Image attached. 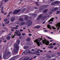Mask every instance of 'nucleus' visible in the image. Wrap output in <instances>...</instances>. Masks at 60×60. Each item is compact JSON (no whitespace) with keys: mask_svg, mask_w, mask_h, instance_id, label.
<instances>
[{"mask_svg":"<svg viewBox=\"0 0 60 60\" xmlns=\"http://www.w3.org/2000/svg\"><path fill=\"white\" fill-rule=\"evenodd\" d=\"M7 51L4 52V54L3 56V58L5 59H8V56H10V55L11 54V52H8L7 53Z\"/></svg>","mask_w":60,"mask_h":60,"instance_id":"nucleus-1","label":"nucleus"},{"mask_svg":"<svg viewBox=\"0 0 60 60\" xmlns=\"http://www.w3.org/2000/svg\"><path fill=\"white\" fill-rule=\"evenodd\" d=\"M14 47L15 48H16V49L15 50H13V52L14 53H17L18 52L19 49V46L17 44H15L14 45Z\"/></svg>","mask_w":60,"mask_h":60,"instance_id":"nucleus-2","label":"nucleus"},{"mask_svg":"<svg viewBox=\"0 0 60 60\" xmlns=\"http://www.w3.org/2000/svg\"><path fill=\"white\" fill-rule=\"evenodd\" d=\"M42 38H38L36 40H35L34 41V42H35L38 45V46H39L40 45V42L41 40H42Z\"/></svg>","mask_w":60,"mask_h":60,"instance_id":"nucleus-3","label":"nucleus"},{"mask_svg":"<svg viewBox=\"0 0 60 60\" xmlns=\"http://www.w3.org/2000/svg\"><path fill=\"white\" fill-rule=\"evenodd\" d=\"M43 43L45 44L46 45H48L49 44V42L48 41H47L46 39L43 40L42 41Z\"/></svg>","mask_w":60,"mask_h":60,"instance_id":"nucleus-4","label":"nucleus"},{"mask_svg":"<svg viewBox=\"0 0 60 60\" xmlns=\"http://www.w3.org/2000/svg\"><path fill=\"white\" fill-rule=\"evenodd\" d=\"M56 27H57V31L59 30V28H60V22H58L56 25ZM59 32H60V30L59 31Z\"/></svg>","mask_w":60,"mask_h":60,"instance_id":"nucleus-5","label":"nucleus"},{"mask_svg":"<svg viewBox=\"0 0 60 60\" xmlns=\"http://www.w3.org/2000/svg\"><path fill=\"white\" fill-rule=\"evenodd\" d=\"M19 34H20L19 31L17 30L16 31L15 33L14 34V35L19 36V35H19Z\"/></svg>","mask_w":60,"mask_h":60,"instance_id":"nucleus-6","label":"nucleus"},{"mask_svg":"<svg viewBox=\"0 0 60 60\" xmlns=\"http://www.w3.org/2000/svg\"><path fill=\"white\" fill-rule=\"evenodd\" d=\"M28 53L29 54H30V53H31V52L30 51L28 52L27 50H26L23 52L22 53H24L25 54H28Z\"/></svg>","mask_w":60,"mask_h":60,"instance_id":"nucleus-7","label":"nucleus"},{"mask_svg":"<svg viewBox=\"0 0 60 60\" xmlns=\"http://www.w3.org/2000/svg\"><path fill=\"white\" fill-rule=\"evenodd\" d=\"M20 11V9L17 10H15L13 12V13L14 14H17L18 13H19V11Z\"/></svg>","mask_w":60,"mask_h":60,"instance_id":"nucleus-8","label":"nucleus"},{"mask_svg":"<svg viewBox=\"0 0 60 60\" xmlns=\"http://www.w3.org/2000/svg\"><path fill=\"white\" fill-rule=\"evenodd\" d=\"M28 22H27L26 24H28V23H29V25L28 24V26H30L32 24V22L30 20H29V21Z\"/></svg>","mask_w":60,"mask_h":60,"instance_id":"nucleus-9","label":"nucleus"},{"mask_svg":"<svg viewBox=\"0 0 60 60\" xmlns=\"http://www.w3.org/2000/svg\"><path fill=\"white\" fill-rule=\"evenodd\" d=\"M58 9V8L57 7L54 8V10H52V11H55L57 10Z\"/></svg>","mask_w":60,"mask_h":60,"instance_id":"nucleus-10","label":"nucleus"},{"mask_svg":"<svg viewBox=\"0 0 60 60\" xmlns=\"http://www.w3.org/2000/svg\"><path fill=\"white\" fill-rule=\"evenodd\" d=\"M55 5L58 4H59L60 3V2L59 1H55Z\"/></svg>","mask_w":60,"mask_h":60,"instance_id":"nucleus-11","label":"nucleus"},{"mask_svg":"<svg viewBox=\"0 0 60 60\" xmlns=\"http://www.w3.org/2000/svg\"><path fill=\"white\" fill-rule=\"evenodd\" d=\"M4 37H2L1 38H0V40H0V43H1V42L2 41V40H4Z\"/></svg>","mask_w":60,"mask_h":60,"instance_id":"nucleus-12","label":"nucleus"},{"mask_svg":"<svg viewBox=\"0 0 60 60\" xmlns=\"http://www.w3.org/2000/svg\"><path fill=\"white\" fill-rule=\"evenodd\" d=\"M16 56H15L14 57H13L12 58H11L9 60H14L16 58Z\"/></svg>","mask_w":60,"mask_h":60,"instance_id":"nucleus-13","label":"nucleus"},{"mask_svg":"<svg viewBox=\"0 0 60 60\" xmlns=\"http://www.w3.org/2000/svg\"><path fill=\"white\" fill-rule=\"evenodd\" d=\"M25 22H21L20 23V26H22L23 25H24V24L25 25Z\"/></svg>","mask_w":60,"mask_h":60,"instance_id":"nucleus-14","label":"nucleus"},{"mask_svg":"<svg viewBox=\"0 0 60 60\" xmlns=\"http://www.w3.org/2000/svg\"><path fill=\"white\" fill-rule=\"evenodd\" d=\"M47 17L46 16H44L42 18V19H41L42 20H43V19H46V18H47Z\"/></svg>","mask_w":60,"mask_h":60,"instance_id":"nucleus-15","label":"nucleus"},{"mask_svg":"<svg viewBox=\"0 0 60 60\" xmlns=\"http://www.w3.org/2000/svg\"><path fill=\"white\" fill-rule=\"evenodd\" d=\"M19 24V23L18 22H16L14 23V25H18Z\"/></svg>","mask_w":60,"mask_h":60,"instance_id":"nucleus-16","label":"nucleus"},{"mask_svg":"<svg viewBox=\"0 0 60 60\" xmlns=\"http://www.w3.org/2000/svg\"><path fill=\"white\" fill-rule=\"evenodd\" d=\"M16 43H17L18 44H19V43H20V41H19V40H17L16 42Z\"/></svg>","mask_w":60,"mask_h":60,"instance_id":"nucleus-17","label":"nucleus"},{"mask_svg":"<svg viewBox=\"0 0 60 60\" xmlns=\"http://www.w3.org/2000/svg\"><path fill=\"white\" fill-rule=\"evenodd\" d=\"M15 20V19L14 18H12L11 19V21L12 22L14 21Z\"/></svg>","mask_w":60,"mask_h":60,"instance_id":"nucleus-18","label":"nucleus"},{"mask_svg":"<svg viewBox=\"0 0 60 60\" xmlns=\"http://www.w3.org/2000/svg\"><path fill=\"white\" fill-rule=\"evenodd\" d=\"M48 9H46L44 10V11L43 12L44 13H46V12H47V11H48Z\"/></svg>","mask_w":60,"mask_h":60,"instance_id":"nucleus-19","label":"nucleus"},{"mask_svg":"<svg viewBox=\"0 0 60 60\" xmlns=\"http://www.w3.org/2000/svg\"><path fill=\"white\" fill-rule=\"evenodd\" d=\"M54 19V18H52V19H51L50 20H49V22H50V21H53V20Z\"/></svg>","mask_w":60,"mask_h":60,"instance_id":"nucleus-20","label":"nucleus"},{"mask_svg":"<svg viewBox=\"0 0 60 60\" xmlns=\"http://www.w3.org/2000/svg\"><path fill=\"white\" fill-rule=\"evenodd\" d=\"M47 27L48 28H50V30H51V27H50V26L49 25H47Z\"/></svg>","mask_w":60,"mask_h":60,"instance_id":"nucleus-21","label":"nucleus"},{"mask_svg":"<svg viewBox=\"0 0 60 60\" xmlns=\"http://www.w3.org/2000/svg\"><path fill=\"white\" fill-rule=\"evenodd\" d=\"M7 40H10V39H11V38H10V36H8L7 37Z\"/></svg>","mask_w":60,"mask_h":60,"instance_id":"nucleus-22","label":"nucleus"},{"mask_svg":"<svg viewBox=\"0 0 60 60\" xmlns=\"http://www.w3.org/2000/svg\"><path fill=\"white\" fill-rule=\"evenodd\" d=\"M19 20L20 21H23L24 20L23 19L21 18H20L19 19Z\"/></svg>","mask_w":60,"mask_h":60,"instance_id":"nucleus-23","label":"nucleus"},{"mask_svg":"<svg viewBox=\"0 0 60 60\" xmlns=\"http://www.w3.org/2000/svg\"><path fill=\"white\" fill-rule=\"evenodd\" d=\"M4 21L6 22H7V21H8V19H4Z\"/></svg>","mask_w":60,"mask_h":60,"instance_id":"nucleus-24","label":"nucleus"},{"mask_svg":"<svg viewBox=\"0 0 60 60\" xmlns=\"http://www.w3.org/2000/svg\"><path fill=\"white\" fill-rule=\"evenodd\" d=\"M28 18L27 17L24 18V19L25 20H28Z\"/></svg>","mask_w":60,"mask_h":60,"instance_id":"nucleus-25","label":"nucleus"},{"mask_svg":"<svg viewBox=\"0 0 60 60\" xmlns=\"http://www.w3.org/2000/svg\"><path fill=\"white\" fill-rule=\"evenodd\" d=\"M41 27V26H36V28H40Z\"/></svg>","mask_w":60,"mask_h":60,"instance_id":"nucleus-26","label":"nucleus"},{"mask_svg":"<svg viewBox=\"0 0 60 60\" xmlns=\"http://www.w3.org/2000/svg\"><path fill=\"white\" fill-rule=\"evenodd\" d=\"M28 57H26L24 58L23 60H28Z\"/></svg>","mask_w":60,"mask_h":60,"instance_id":"nucleus-27","label":"nucleus"},{"mask_svg":"<svg viewBox=\"0 0 60 60\" xmlns=\"http://www.w3.org/2000/svg\"><path fill=\"white\" fill-rule=\"evenodd\" d=\"M41 17H42V15H39L38 18V19H41Z\"/></svg>","mask_w":60,"mask_h":60,"instance_id":"nucleus-28","label":"nucleus"},{"mask_svg":"<svg viewBox=\"0 0 60 60\" xmlns=\"http://www.w3.org/2000/svg\"><path fill=\"white\" fill-rule=\"evenodd\" d=\"M47 57L48 58H51V56H47Z\"/></svg>","mask_w":60,"mask_h":60,"instance_id":"nucleus-29","label":"nucleus"},{"mask_svg":"<svg viewBox=\"0 0 60 60\" xmlns=\"http://www.w3.org/2000/svg\"><path fill=\"white\" fill-rule=\"evenodd\" d=\"M48 48H50V49H52V48H54V46H51L50 47H49Z\"/></svg>","mask_w":60,"mask_h":60,"instance_id":"nucleus-30","label":"nucleus"},{"mask_svg":"<svg viewBox=\"0 0 60 60\" xmlns=\"http://www.w3.org/2000/svg\"><path fill=\"white\" fill-rule=\"evenodd\" d=\"M13 28L14 29H18V27H13Z\"/></svg>","mask_w":60,"mask_h":60,"instance_id":"nucleus-31","label":"nucleus"},{"mask_svg":"<svg viewBox=\"0 0 60 60\" xmlns=\"http://www.w3.org/2000/svg\"><path fill=\"white\" fill-rule=\"evenodd\" d=\"M51 5H56L55 4V2H54L51 4Z\"/></svg>","mask_w":60,"mask_h":60,"instance_id":"nucleus-32","label":"nucleus"},{"mask_svg":"<svg viewBox=\"0 0 60 60\" xmlns=\"http://www.w3.org/2000/svg\"><path fill=\"white\" fill-rule=\"evenodd\" d=\"M37 51H36V53H35V54H36V55H38V56H40L41 55H40V54H37Z\"/></svg>","mask_w":60,"mask_h":60,"instance_id":"nucleus-33","label":"nucleus"},{"mask_svg":"<svg viewBox=\"0 0 60 60\" xmlns=\"http://www.w3.org/2000/svg\"><path fill=\"white\" fill-rule=\"evenodd\" d=\"M27 41H30V38H29L27 39Z\"/></svg>","mask_w":60,"mask_h":60,"instance_id":"nucleus-34","label":"nucleus"},{"mask_svg":"<svg viewBox=\"0 0 60 60\" xmlns=\"http://www.w3.org/2000/svg\"><path fill=\"white\" fill-rule=\"evenodd\" d=\"M57 12L56 14H59V13H60V12L59 11H57Z\"/></svg>","mask_w":60,"mask_h":60,"instance_id":"nucleus-35","label":"nucleus"},{"mask_svg":"<svg viewBox=\"0 0 60 60\" xmlns=\"http://www.w3.org/2000/svg\"><path fill=\"white\" fill-rule=\"evenodd\" d=\"M47 37L48 38V39H51V40H52V38L49 37L47 36Z\"/></svg>","mask_w":60,"mask_h":60,"instance_id":"nucleus-36","label":"nucleus"},{"mask_svg":"<svg viewBox=\"0 0 60 60\" xmlns=\"http://www.w3.org/2000/svg\"><path fill=\"white\" fill-rule=\"evenodd\" d=\"M36 5H37V6H39V4H38V2H36Z\"/></svg>","mask_w":60,"mask_h":60,"instance_id":"nucleus-37","label":"nucleus"},{"mask_svg":"<svg viewBox=\"0 0 60 60\" xmlns=\"http://www.w3.org/2000/svg\"><path fill=\"white\" fill-rule=\"evenodd\" d=\"M56 45V43H54L53 44V46H55Z\"/></svg>","mask_w":60,"mask_h":60,"instance_id":"nucleus-38","label":"nucleus"},{"mask_svg":"<svg viewBox=\"0 0 60 60\" xmlns=\"http://www.w3.org/2000/svg\"><path fill=\"white\" fill-rule=\"evenodd\" d=\"M52 28L53 29H56V28L54 27V26L52 27Z\"/></svg>","mask_w":60,"mask_h":60,"instance_id":"nucleus-39","label":"nucleus"},{"mask_svg":"<svg viewBox=\"0 0 60 60\" xmlns=\"http://www.w3.org/2000/svg\"><path fill=\"white\" fill-rule=\"evenodd\" d=\"M14 36H15V35H14L13 36V35H12V38H14Z\"/></svg>","mask_w":60,"mask_h":60,"instance_id":"nucleus-40","label":"nucleus"},{"mask_svg":"<svg viewBox=\"0 0 60 60\" xmlns=\"http://www.w3.org/2000/svg\"><path fill=\"white\" fill-rule=\"evenodd\" d=\"M44 32H48V31L47 30H44Z\"/></svg>","mask_w":60,"mask_h":60,"instance_id":"nucleus-41","label":"nucleus"},{"mask_svg":"<svg viewBox=\"0 0 60 60\" xmlns=\"http://www.w3.org/2000/svg\"><path fill=\"white\" fill-rule=\"evenodd\" d=\"M3 1H4L5 2H7V1H8V0H3Z\"/></svg>","mask_w":60,"mask_h":60,"instance_id":"nucleus-42","label":"nucleus"},{"mask_svg":"<svg viewBox=\"0 0 60 60\" xmlns=\"http://www.w3.org/2000/svg\"><path fill=\"white\" fill-rule=\"evenodd\" d=\"M22 35H23L24 36L25 35H26V34H24V33H22Z\"/></svg>","mask_w":60,"mask_h":60,"instance_id":"nucleus-43","label":"nucleus"},{"mask_svg":"<svg viewBox=\"0 0 60 60\" xmlns=\"http://www.w3.org/2000/svg\"><path fill=\"white\" fill-rule=\"evenodd\" d=\"M55 56V55H53L52 56V57H54V56Z\"/></svg>","mask_w":60,"mask_h":60,"instance_id":"nucleus-44","label":"nucleus"},{"mask_svg":"<svg viewBox=\"0 0 60 60\" xmlns=\"http://www.w3.org/2000/svg\"><path fill=\"white\" fill-rule=\"evenodd\" d=\"M32 35V34H29V36H31Z\"/></svg>","mask_w":60,"mask_h":60,"instance_id":"nucleus-45","label":"nucleus"},{"mask_svg":"<svg viewBox=\"0 0 60 60\" xmlns=\"http://www.w3.org/2000/svg\"><path fill=\"white\" fill-rule=\"evenodd\" d=\"M36 57H37V56H35L34 57V59H35V58H36Z\"/></svg>","mask_w":60,"mask_h":60,"instance_id":"nucleus-46","label":"nucleus"},{"mask_svg":"<svg viewBox=\"0 0 60 60\" xmlns=\"http://www.w3.org/2000/svg\"><path fill=\"white\" fill-rule=\"evenodd\" d=\"M20 32H22V31H23V30H22L21 29H20Z\"/></svg>","mask_w":60,"mask_h":60,"instance_id":"nucleus-47","label":"nucleus"},{"mask_svg":"<svg viewBox=\"0 0 60 60\" xmlns=\"http://www.w3.org/2000/svg\"><path fill=\"white\" fill-rule=\"evenodd\" d=\"M5 26V24H4V23H3V25H2V26Z\"/></svg>","mask_w":60,"mask_h":60,"instance_id":"nucleus-48","label":"nucleus"},{"mask_svg":"<svg viewBox=\"0 0 60 60\" xmlns=\"http://www.w3.org/2000/svg\"><path fill=\"white\" fill-rule=\"evenodd\" d=\"M13 31H14V30H13V29H11V32H12Z\"/></svg>","mask_w":60,"mask_h":60,"instance_id":"nucleus-49","label":"nucleus"},{"mask_svg":"<svg viewBox=\"0 0 60 60\" xmlns=\"http://www.w3.org/2000/svg\"><path fill=\"white\" fill-rule=\"evenodd\" d=\"M9 23H10V22H9V21H8L7 22H6V23L7 24H9Z\"/></svg>","mask_w":60,"mask_h":60,"instance_id":"nucleus-50","label":"nucleus"},{"mask_svg":"<svg viewBox=\"0 0 60 60\" xmlns=\"http://www.w3.org/2000/svg\"><path fill=\"white\" fill-rule=\"evenodd\" d=\"M45 22H46V21H45L44 22H43V23H42L43 24H44V23H45Z\"/></svg>","mask_w":60,"mask_h":60,"instance_id":"nucleus-51","label":"nucleus"},{"mask_svg":"<svg viewBox=\"0 0 60 60\" xmlns=\"http://www.w3.org/2000/svg\"><path fill=\"white\" fill-rule=\"evenodd\" d=\"M48 52H49V53H51V51H48Z\"/></svg>","mask_w":60,"mask_h":60,"instance_id":"nucleus-52","label":"nucleus"},{"mask_svg":"<svg viewBox=\"0 0 60 60\" xmlns=\"http://www.w3.org/2000/svg\"><path fill=\"white\" fill-rule=\"evenodd\" d=\"M48 5H45V7H48Z\"/></svg>","mask_w":60,"mask_h":60,"instance_id":"nucleus-53","label":"nucleus"},{"mask_svg":"<svg viewBox=\"0 0 60 60\" xmlns=\"http://www.w3.org/2000/svg\"><path fill=\"white\" fill-rule=\"evenodd\" d=\"M57 45H57V46L58 47H59L60 46V45H59V44H58Z\"/></svg>","mask_w":60,"mask_h":60,"instance_id":"nucleus-54","label":"nucleus"},{"mask_svg":"<svg viewBox=\"0 0 60 60\" xmlns=\"http://www.w3.org/2000/svg\"><path fill=\"white\" fill-rule=\"evenodd\" d=\"M34 50L33 49H32L31 50V51H34Z\"/></svg>","mask_w":60,"mask_h":60,"instance_id":"nucleus-55","label":"nucleus"},{"mask_svg":"<svg viewBox=\"0 0 60 60\" xmlns=\"http://www.w3.org/2000/svg\"><path fill=\"white\" fill-rule=\"evenodd\" d=\"M51 34H53V33L52 32H50Z\"/></svg>","mask_w":60,"mask_h":60,"instance_id":"nucleus-56","label":"nucleus"},{"mask_svg":"<svg viewBox=\"0 0 60 60\" xmlns=\"http://www.w3.org/2000/svg\"><path fill=\"white\" fill-rule=\"evenodd\" d=\"M53 41L52 40H51L50 41H51V42H52V41Z\"/></svg>","mask_w":60,"mask_h":60,"instance_id":"nucleus-57","label":"nucleus"},{"mask_svg":"<svg viewBox=\"0 0 60 60\" xmlns=\"http://www.w3.org/2000/svg\"><path fill=\"white\" fill-rule=\"evenodd\" d=\"M24 49H26V46H24Z\"/></svg>","mask_w":60,"mask_h":60,"instance_id":"nucleus-58","label":"nucleus"},{"mask_svg":"<svg viewBox=\"0 0 60 60\" xmlns=\"http://www.w3.org/2000/svg\"><path fill=\"white\" fill-rule=\"evenodd\" d=\"M50 12V13H49V14H51V13H52V12H51V11L50 12Z\"/></svg>","mask_w":60,"mask_h":60,"instance_id":"nucleus-59","label":"nucleus"},{"mask_svg":"<svg viewBox=\"0 0 60 60\" xmlns=\"http://www.w3.org/2000/svg\"><path fill=\"white\" fill-rule=\"evenodd\" d=\"M40 52H42L43 51L42 50H41L40 51Z\"/></svg>","mask_w":60,"mask_h":60,"instance_id":"nucleus-60","label":"nucleus"},{"mask_svg":"<svg viewBox=\"0 0 60 60\" xmlns=\"http://www.w3.org/2000/svg\"><path fill=\"white\" fill-rule=\"evenodd\" d=\"M40 49H38V51H37L38 52V51H40Z\"/></svg>","mask_w":60,"mask_h":60,"instance_id":"nucleus-61","label":"nucleus"},{"mask_svg":"<svg viewBox=\"0 0 60 60\" xmlns=\"http://www.w3.org/2000/svg\"><path fill=\"white\" fill-rule=\"evenodd\" d=\"M16 27H19V26L18 25L16 26Z\"/></svg>","mask_w":60,"mask_h":60,"instance_id":"nucleus-62","label":"nucleus"},{"mask_svg":"<svg viewBox=\"0 0 60 60\" xmlns=\"http://www.w3.org/2000/svg\"><path fill=\"white\" fill-rule=\"evenodd\" d=\"M6 42V41H4V42Z\"/></svg>","mask_w":60,"mask_h":60,"instance_id":"nucleus-63","label":"nucleus"},{"mask_svg":"<svg viewBox=\"0 0 60 60\" xmlns=\"http://www.w3.org/2000/svg\"><path fill=\"white\" fill-rule=\"evenodd\" d=\"M50 24H52V22H50Z\"/></svg>","mask_w":60,"mask_h":60,"instance_id":"nucleus-64","label":"nucleus"}]
</instances>
